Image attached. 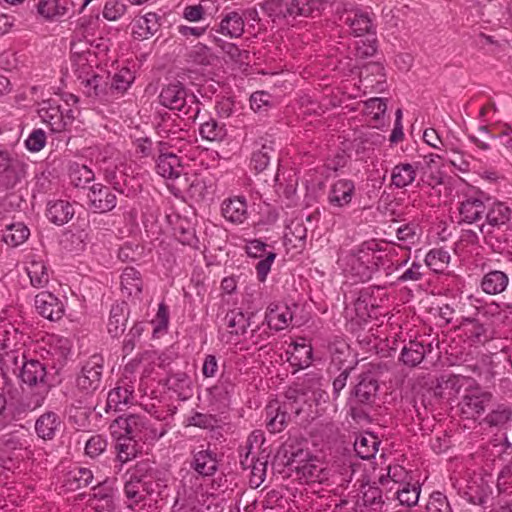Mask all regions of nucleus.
<instances>
[{
    "label": "nucleus",
    "instance_id": "774afa93",
    "mask_svg": "<svg viewBox=\"0 0 512 512\" xmlns=\"http://www.w3.org/2000/svg\"><path fill=\"white\" fill-rule=\"evenodd\" d=\"M419 227L417 224L408 223L400 226L397 231V238L400 241L413 244L418 238Z\"/></svg>",
    "mask_w": 512,
    "mask_h": 512
},
{
    "label": "nucleus",
    "instance_id": "37998d69",
    "mask_svg": "<svg viewBox=\"0 0 512 512\" xmlns=\"http://www.w3.org/2000/svg\"><path fill=\"white\" fill-rule=\"evenodd\" d=\"M420 492V485L418 483L411 484L410 480H408L401 487H397V491L393 493L392 499H397L401 505L413 507L419 501Z\"/></svg>",
    "mask_w": 512,
    "mask_h": 512
},
{
    "label": "nucleus",
    "instance_id": "680f3d73",
    "mask_svg": "<svg viewBox=\"0 0 512 512\" xmlns=\"http://www.w3.org/2000/svg\"><path fill=\"white\" fill-rule=\"evenodd\" d=\"M62 108L53 99L44 100L39 104L38 114L44 123L51 122L52 118L59 113Z\"/></svg>",
    "mask_w": 512,
    "mask_h": 512
},
{
    "label": "nucleus",
    "instance_id": "f8f14e48",
    "mask_svg": "<svg viewBox=\"0 0 512 512\" xmlns=\"http://www.w3.org/2000/svg\"><path fill=\"white\" fill-rule=\"evenodd\" d=\"M245 250L248 256L260 258L255 269L259 281H265L276 258V253L272 250H267V244L258 239L248 241Z\"/></svg>",
    "mask_w": 512,
    "mask_h": 512
},
{
    "label": "nucleus",
    "instance_id": "f257e3e1",
    "mask_svg": "<svg viewBox=\"0 0 512 512\" xmlns=\"http://www.w3.org/2000/svg\"><path fill=\"white\" fill-rule=\"evenodd\" d=\"M387 254L375 242L363 244L343 252L339 263L344 271L360 282L369 281L379 267L384 265Z\"/></svg>",
    "mask_w": 512,
    "mask_h": 512
},
{
    "label": "nucleus",
    "instance_id": "9b49d317",
    "mask_svg": "<svg viewBox=\"0 0 512 512\" xmlns=\"http://www.w3.org/2000/svg\"><path fill=\"white\" fill-rule=\"evenodd\" d=\"M308 456V452L299 449L296 453H292L289 458V464L297 470L299 474L309 482H323L327 478L325 469L322 464L314 459L304 461L301 456Z\"/></svg>",
    "mask_w": 512,
    "mask_h": 512
},
{
    "label": "nucleus",
    "instance_id": "4468645a",
    "mask_svg": "<svg viewBox=\"0 0 512 512\" xmlns=\"http://www.w3.org/2000/svg\"><path fill=\"white\" fill-rule=\"evenodd\" d=\"M486 199L482 193L466 196L458 207L460 222L472 224L481 220L487 207Z\"/></svg>",
    "mask_w": 512,
    "mask_h": 512
},
{
    "label": "nucleus",
    "instance_id": "a878e982",
    "mask_svg": "<svg viewBox=\"0 0 512 512\" xmlns=\"http://www.w3.org/2000/svg\"><path fill=\"white\" fill-rule=\"evenodd\" d=\"M159 21V16L153 12L138 17L133 24L134 38L144 40L152 37L160 28Z\"/></svg>",
    "mask_w": 512,
    "mask_h": 512
},
{
    "label": "nucleus",
    "instance_id": "6e6d98bb",
    "mask_svg": "<svg viewBox=\"0 0 512 512\" xmlns=\"http://www.w3.org/2000/svg\"><path fill=\"white\" fill-rule=\"evenodd\" d=\"M512 418V409L505 404H498L485 417V422L490 426H504Z\"/></svg>",
    "mask_w": 512,
    "mask_h": 512
},
{
    "label": "nucleus",
    "instance_id": "4c0bfd02",
    "mask_svg": "<svg viewBox=\"0 0 512 512\" xmlns=\"http://www.w3.org/2000/svg\"><path fill=\"white\" fill-rule=\"evenodd\" d=\"M122 292L129 297H139L142 292V278L133 267H126L121 275Z\"/></svg>",
    "mask_w": 512,
    "mask_h": 512
},
{
    "label": "nucleus",
    "instance_id": "2eb2a0df",
    "mask_svg": "<svg viewBox=\"0 0 512 512\" xmlns=\"http://www.w3.org/2000/svg\"><path fill=\"white\" fill-rule=\"evenodd\" d=\"M88 199L90 208L99 213L109 212L117 204L116 194L101 183H95L90 187Z\"/></svg>",
    "mask_w": 512,
    "mask_h": 512
},
{
    "label": "nucleus",
    "instance_id": "49530a36",
    "mask_svg": "<svg viewBox=\"0 0 512 512\" xmlns=\"http://www.w3.org/2000/svg\"><path fill=\"white\" fill-rule=\"evenodd\" d=\"M92 480L93 474L90 469L77 467L67 474L66 486L70 490H77L88 486Z\"/></svg>",
    "mask_w": 512,
    "mask_h": 512
},
{
    "label": "nucleus",
    "instance_id": "69168bd1",
    "mask_svg": "<svg viewBox=\"0 0 512 512\" xmlns=\"http://www.w3.org/2000/svg\"><path fill=\"white\" fill-rule=\"evenodd\" d=\"M294 360L298 361V365L301 367H307L311 363L312 358V348L311 346L302 343H296L294 345L293 352L291 353Z\"/></svg>",
    "mask_w": 512,
    "mask_h": 512
},
{
    "label": "nucleus",
    "instance_id": "aec40b11",
    "mask_svg": "<svg viewBox=\"0 0 512 512\" xmlns=\"http://www.w3.org/2000/svg\"><path fill=\"white\" fill-rule=\"evenodd\" d=\"M355 192L353 181L347 179L337 180L330 188L328 193V202L334 207H344L348 205Z\"/></svg>",
    "mask_w": 512,
    "mask_h": 512
},
{
    "label": "nucleus",
    "instance_id": "a211bd4d",
    "mask_svg": "<svg viewBox=\"0 0 512 512\" xmlns=\"http://www.w3.org/2000/svg\"><path fill=\"white\" fill-rule=\"evenodd\" d=\"M134 386L127 379L118 381L107 396L106 412L110 410L121 411L133 401Z\"/></svg>",
    "mask_w": 512,
    "mask_h": 512
},
{
    "label": "nucleus",
    "instance_id": "ddd939ff",
    "mask_svg": "<svg viewBox=\"0 0 512 512\" xmlns=\"http://www.w3.org/2000/svg\"><path fill=\"white\" fill-rule=\"evenodd\" d=\"M459 329L472 342H485L490 338V326L484 313L477 312L474 317H463Z\"/></svg>",
    "mask_w": 512,
    "mask_h": 512
},
{
    "label": "nucleus",
    "instance_id": "79ce46f5",
    "mask_svg": "<svg viewBox=\"0 0 512 512\" xmlns=\"http://www.w3.org/2000/svg\"><path fill=\"white\" fill-rule=\"evenodd\" d=\"M192 467L202 476H211L217 470L216 457L208 450L198 451L194 454Z\"/></svg>",
    "mask_w": 512,
    "mask_h": 512
},
{
    "label": "nucleus",
    "instance_id": "603ef678",
    "mask_svg": "<svg viewBox=\"0 0 512 512\" xmlns=\"http://www.w3.org/2000/svg\"><path fill=\"white\" fill-rule=\"evenodd\" d=\"M27 273L34 287L41 288L49 282L48 270L42 261H31L27 267Z\"/></svg>",
    "mask_w": 512,
    "mask_h": 512
},
{
    "label": "nucleus",
    "instance_id": "b1692460",
    "mask_svg": "<svg viewBox=\"0 0 512 512\" xmlns=\"http://www.w3.org/2000/svg\"><path fill=\"white\" fill-rule=\"evenodd\" d=\"M244 27L243 15L237 11H230L222 17L216 31L226 37L236 39L243 35Z\"/></svg>",
    "mask_w": 512,
    "mask_h": 512
},
{
    "label": "nucleus",
    "instance_id": "72a5a7b5",
    "mask_svg": "<svg viewBox=\"0 0 512 512\" xmlns=\"http://www.w3.org/2000/svg\"><path fill=\"white\" fill-rule=\"evenodd\" d=\"M509 282L508 276L499 270L486 273L481 280V289L489 295L502 293Z\"/></svg>",
    "mask_w": 512,
    "mask_h": 512
},
{
    "label": "nucleus",
    "instance_id": "423d86ee",
    "mask_svg": "<svg viewBox=\"0 0 512 512\" xmlns=\"http://www.w3.org/2000/svg\"><path fill=\"white\" fill-rule=\"evenodd\" d=\"M378 389V382L370 372L359 375L358 382L352 392L353 397L349 402L352 417L355 418L358 415V410L371 407L374 404Z\"/></svg>",
    "mask_w": 512,
    "mask_h": 512
},
{
    "label": "nucleus",
    "instance_id": "0eeeda50",
    "mask_svg": "<svg viewBox=\"0 0 512 512\" xmlns=\"http://www.w3.org/2000/svg\"><path fill=\"white\" fill-rule=\"evenodd\" d=\"M486 200L485 222L479 227L484 237L491 236L494 232L507 228L512 213L506 203L501 201L490 202L489 198Z\"/></svg>",
    "mask_w": 512,
    "mask_h": 512
},
{
    "label": "nucleus",
    "instance_id": "58836bf2",
    "mask_svg": "<svg viewBox=\"0 0 512 512\" xmlns=\"http://www.w3.org/2000/svg\"><path fill=\"white\" fill-rule=\"evenodd\" d=\"M30 231L22 222H15L6 225L2 231V240L11 247L23 244L29 237Z\"/></svg>",
    "mask_w": 512,
    "mask_h": 512
},
{
    "label": "nucleus",
    "instance_id": "393cba45",
    "mask_svg": "<svg viewBox=\"0 0 512 512\" xmlns=\"http://www.w3.org/2000/svg\"><path fill=\"white\" fill-rule=\"evenodd\" d=\"M419 166V162L397 164L391 171V185L397 189L411 185L416 179Z\"/></svg>",
    "mask_w": 512,
    "mask_h": 512
},
{
    "label": "nucleus",
    "instance_id": "052dcab7",
    "mask_svg": "<svg viewBox=\"0 0 512 512\" xmlns=\"http://www.w3.org/2000/svg\"><path fill=\"white\" fill-rule=\"evenodd\" d=\"M425 512H452V510L447 497L437 491L430 495Z\"/></svg>",
    "mask_w": 512,
    "mask_h": 512
},
{
    "label": "nucleus",
    "instance_id": "39448f33",
    "mask_svg": "<svg viewBox=\"0 0 512 512\" xmlns=\"http://www.w3.org/2000/svg\"><path fill=\"white\" fill-rule=\"evenodd\" d=\"M159 101L164 107L177 110L188 116L189 119L194 120L200 112L199 104L194 100V96L190 99L191 104H188L186 89L179 82L165 86L160 92Z\"/></svg>",
    "mask_w": 512,
    "mask_h": 512
},
{
    "label": "nucleus",
    "instance_id": "de8ad7c7",
    "mask_svg": "<svg viewBox=\"0 0 512 512\" xmlns=\"http://www.w3.org/2000/svg\"><path fill=\"white\" fill-rule=\"evenodd\" d=\"M94 172L84 164L72 163L69 166V178L75 187H84L94 180Z\"/></svg>",
    "mask_w": 512,
    "mask_h": 512
},
{
    "label": "nucleus",
    "instance_id": "4d7b16f0",
    "mask_svg": "<svg viewBox=\"0 0 512 512\" xmlns=\"http://www.w3.org/2000/svg\"><path fill=\"white\" fill-rule=\"evenodd\" d=\"M305 388L312 393L313 400L317 405L320 403H326L329 399V395L326 390L323 389L321 379L319 377H309L304 381Z\"/></svg>",
    "mask_w": 512,
    "mask_h": 512
},
{
    "label": "nucleus",
    "instance_id": "338daca9",
    "mask_svg": "<svg viewBox=\"0 0 512 512\" xmlns=\"http://www.w3.org/2000/svg\"><path fill=\"white\" fill-rule=\"evenodd\" d=\"M107 447V441L100 435L92 436L85 445V452L91 458L102 454Z\"/></svg>",
    "mask_w": 512,
    "mask_h": 512
},
{
    "label": "nucleus",
    "instance_id": "c9c22d12",
    "mask_svg": "<svg viewBox=\"0 0 512 512\" xmlns=\"http://www.w3.org/2000/svg\"><path fill=\"white\" fill-rule=\"evenodd\" d=\"M395 491H397V486H393L392 482L389 481L387 487L385 485H380L379 488L370 487L364 493L363 501L365 504H369L374 511L383 512L382 508L385 502L382 500V493H385L386 499L390 500L392 497L389 494H393Z\"/></svg>",
    "mask_w": 512,
    "mask_h": 512
},
{
    "label": "nucleus",
    "instance_id": "7ed1b4c3",
    "mask_svg": "<svg viewBox=\"0 0 512 512\" xmlns=\"http://www.w3.org/2000/svg\"><path fill=\"white\" fill-rule=\"evenodd\" d=\"M109 429L113 437L127 436L148 442L160 439L167 432L163 425L158 428L145 415L138 414L116 418Z\"/></svg>",
    "mask_w": 512,
    "mask_h": 512
},
{
    "label": "nucleus",
    "instance_id": "3c124183",
    "mask_svg": "<svg viewBox=\"0 0 512 512\" xmlns=\"http://www.w3.org/2000/svg\"><path fill=\"white\" fill-rule=\"evenodd\" d=\"M449 261V253L442 248L430 250L425 257L426 266L436 273L443 272Z\"/></svg>",
    "mask_w": 512,
    "mask_h": 512
},
{
    "label": "nucleus",
    "instance_id": "e433bc0d",
    "mask_svg": "<svg viewBox=\"0 0 512 512\" xmlns=\"http://www.w3.org/2000/svg\"><path fill=\"white\" fill-rule=\"evenodd\" d=\"M124 494L129 508H133L146 499L145 483L137 476L132 475L124 485Z\"/></svg>",
    "mask_w": 512,
    "mask_h": 512
},
{
    "label": "nucleus",
    "instance_id": "4be33fe9",
    "mask_svg": "<svg viewBox=\"0 0 512 512\" xmlns=\"http://www.w3.org/2000/svg\"><path fill=\"white\" fill-rule=\"evenodd\" d=\"M265 319L270 329L280 331L288 327L293 319L289 306L285 304H270Z\"/></svg>",
    "mask_w": 512,
    "mask_h": 512
},
{
    "label": "nucleus",
    "instance_id": "a18cd8bd",
    "mask_svg": "<svg viewBox=\"0 0 512 512\" xmlns=\"http://www.w3.org/2000/svg\"><path fill=\"white\" fill-rule=\"evenodd\" d=\"M408 480H411L409 472L401 465L394 464L387 467L386 474H382L378 478L379 485H387L389 481L392 482L393 486L401 487Z\"/></svg>",
    "mask_w": 512,
    "mask_h": 512
},
{
    "label": "nucleus",
    "instance_id": "5fc2aeb1",
    "mask_svg": "<svg viewBox=\"0 0 512 512\" xmlns=\"http://www.w3.org/2000/svg\"><path fill=\"white\" fill-rule=\"evenodd\" d=\"M70 352H71V344L67 338H64V337L52 338L50 350L48 351V353H50L52 355V357H54L55 361L59 365H62L66 361Z\"/></svg>",
    "mask_w": 512,
    "mask_h": 512
},
{
    "label": "nucleus",
    "instance_id": "bb28decb",
    "mask_svg": "<svg viewBox=\"0 0 512 512\" xmlns=\"http://www.w3.org/2000/svg\"><path fill=\"white\" fill-rule=\"evenodd\" d=\"M61 425L60 417L52 411L45 412L35 422V431L43 440H52Z\"/></svg>",
    "mask_w": 512,
    "mask_h": 512
},
{
    "label": "nucleus",
    "instance_id": "f3484780",
    "mask_svg": "<svg viewBox=\"0 0 512 512\" xmlns=\"http://www.w3.org/2000/svg\"><path fill=\"white\" fill-rule=\"evenodd\" d=\"M12 357L15 366L20 367L19 376L24 383L29 386H37L44 383L46 377V368L40 361L33 359L25 361L24 356H22L19 363L17 356Z\"/></svg>",
    "mask_w": 512,
    "mask_h": 512
},
{
    "label": "nucleus",
    "instance_id": "13d9d810",
    "mask_svg": "<svg viewBox=\"0 0 512 512\" xmlns=\"http://www.w3.org/2000/svg\"><path fill=\"white\" fill-rule=\"evenodd\" d=\"M274 149L270 145H263L262 148L253 153L251 165L256 172H262L270 163L271 155Z\"/></svg>",
    "mask_w": 512,
    "mask_h": 512
},
{
    "label": "nucleus",
    "instance_id": "1a4fd4ad",
    "mask_svg": "<svg viewBox=\"0 0 512 512\" xmlns=\"http://www.w3.org/2000/svg\"><path fill=\"white\" fill-rule=\"evenodd\" d=\"M342 20L349 28L350 34L355 37L376 34L375 16L371 12L361 8L347 9L342 15Z\"/></svg>",
    "mask_w": 512,
    "mask_h": 512
},
{
    "label": "nucleus",
    "instance_id": "864d4df0",
    "mask_svg": "<svg viewBox=\"0 0 512 512\" xmlns=\"http://www.w3.org/2000/svg\"><path fill=\"white\" fill-rule=\"evenodd\" d=\"M114 494L115 491L113 487H111L107 483L99 484L93 488L94 498L101 502V504L97 505V507H101L102 509L108 511H112L115 509Z\"/></svg>",
    "mask_w": 512,
    "mask_h": 512
},
{
    "label": "nucleus",
    "instance_id": "c85d7f7f",
    "mask_svg": "<svg viewBox=\"0 0 512 512\" xmlns=\"http://www.w3.org/2000/svg\"><path fill=\"white\" fill-rule=\"evenodd\" d=\"M37 12L45 20L57 21L68 13L67 0H39Z\"/></svg>",
    "mask_w": 512,
    "mask_h": 512
},
{
    "label": "nucleus",
    "instance_id": "e2e57ef3",
    "mask_svg": "<svg viewBox=\"0 0 512 512\" xmlns=\"http://www.w3.org/2000/svg\"><path fill=\"white\" fill-rule=\"evenodd\" d=\"M126 11V6L119 0H108L103 9V17L109 21L119 19Z\"/></svg>",
    "mask_w": 512,
    "mask_h": 512
},
{
    "label": "nucleus",
    "instance_id": "c756f323",
    "mask_svg": "<svg viewBox=\"0 0 512 512\" xmlns=\"http://www.w3.org/2000/svg\"><path fill=\"white\" fill-rule=\"evenodd\" d=\"M127 318V304L125 302L114 304L108 319V333L112 337L120 336L125 331Z\"/></svg>",
    "mask_w": 512,
    "mask_h": 512
},
{
    "label": "nucleus",
    "instance_id": "cd10ccee",
    "mask_svg": "<svg viewBox=\"0 0 512 512\" xmlns=\"http://www.w3.org/2000/svg\"><path fill=\"white\" fill-rule=\"evenodd\" d=\"M244 470H250L249 484L252 488H258L266 477L267 461L265 459L244 457L240 460Z\"/></svg>",
    "mask_w": 512,
    "mask_h": 512
},
{
    "label": "nucleus",
    "instance_id": "412c9836",
    "mask_svg": "<svg viewBox=\"0 0 512 512\" xmlns=\"http://www.w3.org/2000/svg\"><path fill=\"white\" fill-rule=\"evenodd\" d=\"M360 81L362 85L373 92L381 93L385 90L386 76L384 68L378 63L368 64L364 70L361 71Z\"/></svg>",
    "mask_w": 512,
    "mask_h": 512
},
{
    "label": "nucleus",
    "instance_id": "f704fd0d",
    "mask_svg": "<svg viewBox=\"0 0 512 512\" xmlns=\"http://www.w3.org/2000/svg\"><path fill=\"white\" fill-rule=\"evenodd\" d=\"M117 440L115 449L117 452V460L121 464H125L135 459L140 453L138 439L133 437L121 436L114 437Z\"/></svg>",
    "mask_w": 512,
    "mask_h": 512
},
{
    "label": "nucleus",
    "instance_id": "dca6fc26",
    "mask_svg": "<svg viewBox=\"0 0 512 512\" xmlns=\"http://www.w3.org/2000/svg\"><path fill=\"white\" fill-rule=\"evenodd\" d=\"M37 312L50 321L60 320L64 315L63 303L52 293L42 291L35 296Z\"/></svg>",
    "mask_w": 512,
    "mask_h": 512
},
{
    "label": "nucleus",
    "instance_id": "473e14b6",
    "mask_svg": "<svg viewBox=\"0 0 512 512\" xmlns=\"http://www.w3.org/2000/svg\"><path fill=\"white\" fill-rule=\"evenodd\" d=\"M431 350V344L424 346L420 342L410 341L408 345L403 347L400 360L409 367H415L423 361L426 353L431 352Z\"/></svg>",
    "mask_w": 512,
    "mask_h": 512
},
{
    "label": "nucleus",
    "instance_id": "8fccbe9b",
    "mask_svg": "<svg viewBox=\"0 0 512 512\" xmlns=\"http://www.w3.org/2000/svg\"><path fill=\"white\" fill-rule=\"evenodd\" d=\"M305 392L298 389H290L286 393L285 400L280 402L283 409L288 412L289 417L291 414L299 415L303 410L305 402Z\"/></svg>",
    "mask_w": 512,
    "mask_h": 512
},
{
    "label": "nucleus",
    "instance_id": "6ab92c4d",
    "mask_svg": "<svg viewBox=\"0 0 512 512\" xmlns=\"http://www.w3.org/2000/svg\"><path fill=\"white\" fill-rule=\"evenodd\" d=\"M223 217L235 224H242L248 218L247 202L244 196L225 199L221 205Z\"/></svg>",
    "mask_w": 512,
    "mask_h": 512
},
{
    "label": "nucleus",
    "instance_id": "9d476101",
    "mask_svg": "<svg viewBox=\"0 0 512 512\" xmlns=\"http://www.w3.org/2000/svg\"><path fill=\"white\" fill-rule=\"evenodd\" d=\"M26 164L12 157L8 152H0V182L3 189L13 188L25 176Z\"/></svg>",
    "mask_w": 512,
    "mask_h": 512
},
{
    "label": "nucleus",
    "instance_id": "2f4dec72",
    "mask_svg": "<svg viewBox=\"0 0 512 512\" xmlns=\"http://www.w3.org/2000/svg\"><path fill=\"white\" fill-rule=\"evenodd\" d=\"M491 400L489 393H473L465 395L461 402V410L469 417H476L484 412Z\"/></svg>",
    "mask_w": 512,
    "mask_h": 512
},
{
    "label": "nucleus",
    "instance_id": "f03ea898",
    "mask_svg": "<svg viewBox=\"0 0 512 512\" xmlns=\"http://www.w3.org/2000/svg\"><path fill=\"white\" fill-rule=\"evenodd\" d=\"M159 156L156 160L157 173L171 181L170 189L177 195L186 190L191 193L197 190L202 183L199 180H195L189 183L187 173L184 172V167L180 162V158L167 147V143H158Z\"/></svg>",
    "mask_w": 512,
    "mask_h": 512
},
{
    "label": "nucleus",
    "instance_id": "a19ab883",
    "mask_svg": "<svg viewBox=\"0 0 512 512\" xmlns=\"http://www.w3.org/2000/svg\"><path fill=\"white\" fill-rule=\"evenodd\" d=\"M244 314L240 309H233L229 311L225 316V323L229 329L230 334L234 335H245L247 328L250 326L251 316Z\"/></svg>",
    "mask_w": 512,
    "mask_h": 512
},
{
    "label": "nucleus",
    "instance_id": "5701e85b",
    "mask_svg": "<svg viewBox=\"0 0 512 512\" xmlns=\"http://www.w3.org/2000/svg\"><path fill=\"white\" fill-rule=\"evenodd\" d=\"M267 429L271 433H279L285 429L290 417L278 400H273L266 406Z\"/></svg>",
    "mask_w": 512,
    "mask_h": 512
},
{
    "label": "nucleus",
    "instance_id": "6e6552de",
    "mask_svg": "<svg viewBox=\"0 0 512 512\" xmlns=\"http://www.w3.org/2000/svg\"><path fill=\"white\" fill-rule=\"evenodd\" d=\"M103 364L104 359L99 354H94L85 361L76 379L79 390L91 394L101 387Z\"/></svg>",
    "mask_w": 512,
    "mask_h": 512
},
{
    "label": "nucleus",
    "instance_id": "0e129e2a",
    "mask_svg": "<svg viewBox=\"0 0 512 512\" xmlns=\"http://www.w3.org/2000/svg\"><path fill=\"white\" fill-rule=\"evenodd\" d=\"M46 144V134L42 129L33 130L25 140V146L30 152H39Z\"/></svg>",
    "mask_w": 512,
    "mask_h": 512
},
{
    "label": "nucleus",
    "instance_id": "7c9ffc66",
    "mask_svg": "<svg viewBox=\"0 0 512 512\" xmlns=\"http://www.w3.org/2000/svg\"><path fill=\"white\" fill-rule=\"evenodd\" d=\"M72 204L65 200H56L48 203L47 217L56 225H64L74 216Z\"/></svg>",
    "mask_w": 512,
    "mask_h": 512
},
{
    "label": "nucleus",
    "instance_id": "c03bdc74",
    "mask_svg": "<svg viewBox=\"0 0 512 512\" xmlns=\"http://www.w3.org/2000/svg\"><path fill=\"white\" fill-rule=\"evenodd\" d=\"M199 133L205 140L221 142L227 136V129L225 123L210 118L201 123Z\"/></svg>",
    "mask_w": 512,
    "mask_h": 512
},
{
    "label": "nucleus",
    "instance_id": "20e7f679",
    "mask_svg": "<svg viewBox=\"0 0 512 512\" xmlns=\"http://www.w3.org/2000/svg\"><path fill=\"white\" fill-rule=\"evenodd\" d=\"M318 0H266L262 9L267 16L277 19H295L298 16L309 17L318 10Z\"/></svg>",
    "mask_w": 512,
    "mask_h": 512
},
{
    "label": "nucleus",
    "instance_id": "ea45409f",
    "mask_svg": "<svg viewBox=\"0 0 512 512\" xmlns=\"http://www.w3.org/2000/svg\"><path fill=\"white\" fill-rule=\"evenodd\" d=\"M379 444L377 436L372 433H366L356 437L354 450L361 459L368 460L375 456Z\"/></svg>",
    "mask_w": 512,
    "mask_h": 512
},
{
    "label": "nucleus",
    "instance_id": "bf43d9fd",
    "mask_svg": "<svg viewBox=\"0 0 512 512\" xmlns=\"http://www.w3.org/2000/svg\"><path fill=\"white\" fill-rule=\"evenodd\" d=\"M82 84H84L86 93L90 97H102L106 94L105 87L107 83L102 76L93 75L90 78L84 79Z\"/></svg>",
    "mask_w": 512,
    "mask_h": 512
},
{
    "label": "nucleus",
    "instance_id": "09e8293b",
    "mask_svg": "<svg viewBox=\"0 0 512 512\" xmlns=\"http://www.w3.org/2000/svg\"><path fill=\"white\" fill-rule=\"evenodd\" d=\"M133 80V73L129 69H121L119 72L113 75L110 83L109 93L113 96L124 94L132 84Z\"/></svg>",
    "mask_w": 512,
    "mask_h": 512
}]
</instances>
